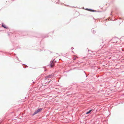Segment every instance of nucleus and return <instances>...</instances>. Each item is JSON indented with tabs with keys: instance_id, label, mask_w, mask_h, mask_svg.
I'll return each instance as SVG.
<instances>
[{
	"instance_id": "f257e3e1",
	"label": "nucleus",
	"mask_w": 124,
	"mask_h": 124,
	"mask_svg": "<svg viewBox=\"0 0 124 124\" xmlns=\"http://www.w3.org/2000/svg\"><path fill=\"white\" fill-rule=\"evenodd\" d=\"M42 109L41 108H40L38 109L34 113V114L35 115L41 111Z\"/></svg>"
},
{
	"instance_id": "f03ea898",
	"label": "nucleus",
	"mask_w": 124,
	"mask_h": 124,
	"mask_svg": "<svg viewBox=\"0 0 124 124\" xmlns=\"http://www.w3.org/2000/svg\"><path fill=\"white\" fill-rule=\"evenodd\" d=\"M50 66L52 68L54 66V63L53 62V61L51 62L50 64Z\"/></svg>"
},
{
	"instance_id": "7ed1b4c3",
	"label": "nucleus",
	"mask_w": 124,
	"mask_h": 124,
	"mask_svg": "<svg viewBox=\"0 0 124 124\" xmlns=\"http://www.w3.org/2000/svg\"><path fill=\"white\" fill-rule=\"evenodd\" d=\"M92 110H90L89 111L87 112L86 113V114H88L90 113Z\"/></svg>"
},
{
	"instance_id": "20e7f679",
	"label": "nucleus",
	"mask_w": 124,
	"mask_h": 124,
	"mask_svg": "<svg viewBox=\"0 0 124 124\" xmlns=\"http://www.w3.org/2000/svg\"><path fill=\"white\" fill-rule=\"evenodd\" d=\"M2 27H4L5 28H7V27H6V26L5 25H2Z\"/></svg>"
},
{
	"instance_id": "39448f33",
	"label": "nucleus",
	"mask_w": 124,
	"mask_h": 124,
	"mask_svg": "<svg viewBox=\"0 0 124 124\" xmlns=\"http://www.w3.org/2000/svg\"><path fill=\"white\" fill-rule=\"evenodd\" d=\"M89 10L90 11H92V12H95V11H96L95 10Z\"/></svg>"
},
{
	"instance_id": "423d86ee",
	"label": "nucleus",
	"mask_w": 124,
	"mask_h": 124,
	"mask_svg": "<svg viewBox=\"0 0 124 124\" xmlns=\"http://www.w3.org/2000/svg\"><path fill=\"white\" fill-rule=\"evenodd\" d=\"M52 76V75H50L49 76H47V77L48 78H50Z\"/></svg>"
}]
</instances>
